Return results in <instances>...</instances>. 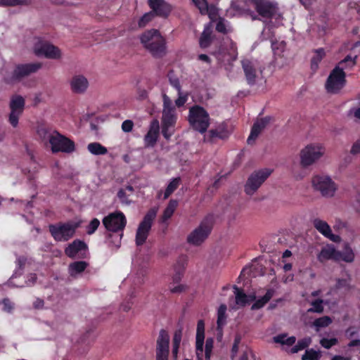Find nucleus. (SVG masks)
Masks as SVG:
<instances>
[{"label":"nucleus","instance_id":"473e14b6","mask_svg":"<svg viewBox=\"0 0 360 360\" xmlns=\"http://www.w3.org/2000/svg\"><path fill=\"white\" fill-rule=\"evenodd\" d=\"M274 293V290L273 289H269L266 292L265 295L255 301V302L252 305V310H257L262 308L266 303H268L271 297H273Z\"/></svg>","mask_w":360,"mask_h":360},{"label":"nucleus","instance_id":"a19ab883","mask_svg":"<svg viewBox=\"0 0 360 360\" xmlns=\"http://www.w3.org/2000/svg\"><path fill=\"white\" fill-rule=\"evenodd\" d=\"M323 300L322 299H316L311 302V307L307 310L309 313L321 314L323 311Z\"/></svg>","mask_w":360,"mask_h":360},{"label":"nucleus","instance_id":"b1692460","mask_svg":"<svg viewBox=\"0 0 360 360\" xmlns=\"http://www.w3.org/2000/svg\"><path fill=\"white\" fill-rule=\"evenodd\" d=\"M148 4L155 16L167 18L172 11L171 6L167 1H148Z\"/></svg>","mask_w":360,"mask_h":360},{"label":"nucleus","instance_id":"c9c22d12","mask_svg":"<svg viewBox=\"0 0 360 360\" xmlns=\"http://www.w3.org/2000/svg\"><path fill=\"white\" fill-rule=\"evenodd\" d=\"M209 134L211 139H225L229 136V132L224 124L219 125L216 129L210 130Z\"/></svg>","mask_w":360,"mask_h":360},{"label":"nucleus","instance_id":"ea45409f","mask_svg":"<svg viewBox=\"0 0 360 360\" xmlns=\"http://www.w3.org/2000/svg\"><path fill=\"white\" fill-rule=\"evenodd\" d=\"M357 56L352 57L347 55L344 59L340 60L337 66H340L344 71V69L352 68L356 64Z\"/></svg>","mask_w":360,"mask_h":360},{"label":"nucleus","instance_id":"c756f323","mask_svg":"<svg viewBox=\"0 0 360 360\" xmlns=\"http://www.w3.org/2000/svg\"><path fill=\"white\" fill-rule=\"evenodd\" d=\"M177 206L178 201L176 200L171 199L163 212V214L160 218V222L166 223L167 220H169L172 217Z\"/></svg>","mask_w":360,"mask_h":360},{"label":"nucleus","instance_id":"20e7f679","mask_svg":"<svg viewBox=\"0 0 360 360\" xmlns=\"http://www.w3.org/2000/svg\"><path fill=\"white\" fill-rule=\"evenodd\" d=\"M188 120L191 127L200 134L207 131L210 124L209 113L199 105H194L189 108Z\"/></svg>","mask_w":360,"mask_h":360},{"label":"nucleus","instance_id":"0eeeda50","mask_svg":"<svg viewBox=\"0 0 360 360\" xmlns=\"http://www.w3.org/2000/svg\"><path fill=\"white\" fill-rule=\"evenodd\" d=\"M347 82L346 74L340 66H335L330 72L325 87L330 94H338Z\"/></svg>","mask_w":360,"mask_h":360},{"label":"nucleus","instance_id":"69168bd1","mask_svg":"<svg viewBox=\"0 0 360 360\" xmlns=\"http://www.w3.org/2000/svg\"><path fill=\"white\" fill-rule=\"evenodd\" d=\"M349 285L348 282L346 279L339 278L337 281L336 287L337 288H345Z\"/></svg>","mask_w":360,"mask_h":360},{"label":"nucleus","instance_id":"bb28decb","mask_svg":"<svg viewBox=\"0 0 360 360\" xmlns=\"http://www.w3.org/2000/svg\"><path fill=\"white\" fill-rule=\"evenodd\" d=\"M89 263L84 261H75L69 264L68 271L70 277L76 278L88 267Z\"/></svg>","mask_w":360,"mask_h":360},{"label":"nucleus","instance_id":"6e6552de","mask_svg":"<svg viewBox=\"0 0 360 360\" xmlns=\"http://www.w3.org/2000/svg\"><path fill=\"white\" fill-rule=\"evenodd\" d=\"M272 173V169L264 168L252 172L245 184V192L253 195Z\"/></svg>","mask_w":360,"mask_h":360},{"label":"nucleus","instance_id":"4c0bfd02","mask_svg":"<svg viewBox=\"0 0 360 360\" xmlns=\"http://www.w3.org/2000/svg\"><path fill=\"white\" fill-rule=\"evenodd\" d=\"M311 343V338L306 337L297 341V344L291 348V353H297L299 351L303 350L308 347Z\"/></svg>","mask_w":360,"mask_h":360},{"label":"nucleus","instance_id":"6e6d98bb","mask_svg":"<svg viewBox=\"0 0 360 360\" xmlns=\"http://www.w3.org/2000/svg\"><path fill=\"white\" fill-rule=\"evenodd\" d=\"M27 259L25 256H18L16 259V264L18 265V270H23L27 263Z\"/></svg>","mask_w":360,"mask_h":360},{"label":"nucleus","instance_id":"79ce46f5","mask_svg":"<svg viewBox=\"0 0 360 360\" xmlns=\"http://www.w3.org/2000/svg\"><path fill=\"white\" fill-rule=\"evenodd\" d=\"M331 323V318L328 316H324L315 319L314 321L313 322V325L316 328V330L318 331L320 328L327 327Z\"/></svg>","mask_w":360,"mask_h":360},{"label":"nucleus","instance_id":"e433bc0d","mask_svg":"<svg viewBox=\"0 0 360 360\" xmlns=\"http://www.w3.org/2000/svg\"><path fill=\"white\" fill-rule=\"evenodd\" d=\"M314 52L315 55L311 60V68L313 70H316L318 68L319 63L326 55L325 51L323 48L316 49Z\"/></svg>","mask_w":360,"mask_h":360},{"label":"nucleus","instance_id":"cd10ccee","mask_svg":"<svg viewBox=\"0 0 360 360\" xmlns=\"http://www.w3.org/2000/svg\"><path fill=\"white\" fill-rule=\"evenodd\" d=\"M212 25L209 23L206 25L199 39V45L202 49L209 47L212 42Z\"/></svg>","mask_w":360,"mask_h":360},{"label":"nucleus","instance_id":"2eb2a0df","mask_svg":"<svg viewBox=\"0 0 360 360\" xmlns=\"http://www.w3.org/2000/svg\"><path fill=\"white\" fill-rule=\"evenodd\" d=\"M11 113L9 115V122L13 127L18 124L20 116L22 114L25 107V99L21 96H13L9 104Z\"/></svg>","mask_w":360,"mask_h":360},{"label":"nucleus","instance_id":"f257e3e1","mask_svg":"<svg viewBox=\"0 0 360 360\" xmlns=\"http://www.w3.org/2000/svg\"><path fill=\"white\" fill-rule=\"evenodd\" d=\"M37 134L44 145L50 144L53 153L58 152L64 153H72L75 148L72 141L59 134L57 131L40 126L37 129Z\"/></svg>","mask_w":360,"mask_h":360},{"label":"nucleus","instance_id":"8fccbe9b","mask_svg":"<svg viewBox=\"0 0 360 360\" xmlns=\"http://www.w3.org/2000/svg\"><path fill=\"white\" fill-rule=\"evenodd\" d=\"M168 77L171 86H172L177 91L178 94H180L181 91V86L179 78L172 76L171 74H169Z\"/></svg>","mask_w":360,"mask_h":360},{"label":"nucleus","instance_id":"f3484780","mask_svg":"<svg viewBox=\"0 0 360 360\" xmlns=\"http://www.w3.org/2000/svg\"><path fill=\"white\" fill-rule=\"evenodd\" d=\"M41 68V63H34L20 64L14 69L12 78L14 80L20 81L22 79L28 77L30 75L36 72Z\"/></svg>","mask_w":360,"mask_h":360},{"label":"nucleus","instance_id":"bf43d9fd","mask_svg":"<svg viewBox=\"0 0 360 360\" xmlns=\"http://www.w3.org/2000/svg\"><path fill=\"white\" fill-rule=\"evenodd\" d=\"M179 97L175 101V104L177 107H181L184 106V104L186 103L188 97L187 95H182L181 92L180 94H178Z\"/></svg>","mask_w":360,"mask_h":360},{"label":"nucleus","instance_id":"6ab92c4d","mask_svg":"<svg viewBox=\"0 0 360 360\" xmlns=\"http://www.w3.org/2000/svg\"><path fill=\"white\" fill-rule=\"evenodd\" d=\"M165 39L159 30L152 29L144 32L140 37L141 43L145 49L151 46L153 44H158Z\"/></svg>","mask_w":360,"mask_h":360},{"label":"nucleus","instance_id":"ddd939ff","mask_svg":"<svg viewBox=\"0 0 360 360\" xmlns=\"http://www.w3.org/2000/svg\"><path fill=\"white\" fill-rule=\"evenodd\" d=\"M177 121L176 110H166L162 111L161 133L166 140H169L174 133V127Z\"/></svg>","mask_w":360,"mask_h":360},{"label":"nucleus","instance_id":"864d4df0","mask_svg":"<svg viewBox=\"0 0 360 360\" xmlns=\"http://www.w3.org/2000/svg\"><path fill=\"white\" fill-rule=\"evenodd\" d=\"M134 122L130 120H124L122 124V129L124 132H130L132 131Z\"/></svg>","mask_w":360,"mask_h":360},{"label":"nucleus","instance_id":"f8f14e48","mask_svg":"<svg viewBox=\"0 0 360 360\" xmlns=\"http://www.w3.org/2000/svg\"><path fill=\"white\" fill-rule=\"evenodd\" d=\"M103 224L110 232H123L127 224V219L123 212L116 211L105 217Z\"/></svg>","mask_w":360,"mask_h":360},{"label":"nucleus","instance_id":"aec40b11","mask_svg":"<svg viewBox=\"0 0 360 360\" xmlns=\"http://www.w3.org/2000/svg\"><path fill=\"white\" fill-rule=\"evenodd\" d=\"M313 225L319 233L330 240L333 242L340 241V237L332 233L330 226L326 221L317 218L313 220Z\"/></svg>","mask_w":360,"mask_h":360},{"label":"nucleus","instance_id":"f704fd0d","mask_svg":"<svg viewBox=\"0 0 360 360\" xmlns=\"http://www.w3.org/2000/svg\"><path fill=\"white\" fill-rule=\"evenodd\" d=\"M123 236V232H111L109 233L107 238V243L111 248L116 249L121 245V240Z\"/></svg>","mask_w":360,"mask_h":360},{"label":"nucleus","instance_id":"4468645a","mask_svg":"<svg viewBox=\"0 0 360 360\" xmlns=\"http://www.w3.org/2000/svg\"><path fill=\"white\" fill-rule=\"evenodd\" d=\"M89 250L88 245L83 240L75 239L68 244L64 250L65 255L71 259H84Z\"/></svg>","mask_w":360,"mask_h":360},{"label":"nucleus","instance_id":"a211bd4d","mask_svg":"<svg viewBox=\"0 0 360 360\" xmlns=\"http://www.w3.org/2000/svg\"><path fill=\"white\" fill-rule=\"evenodd\" d=\"M205 342V322L198 321L195 336V354L197 360H203V346Z\"/></svg>","mask_w":360,"mask_h":360},{"label":"nucleus","instance_id":"7c9ffc66","mask_svg":"<svg viewBox=\"0 0 360 360\" xmlns=\"http://www.w3.org/2000/svg\"><path fill=\"white\" fill-rule=\"evenodd\" d=\"M226 305L222 304L219 306L217 311V329L218 331L221 333L222 332L224 326L226 323Z\"/></svg>","mask_w":360,"mask_h":360},{"label":"nucleus","instance_id":"58836bf2","mask_svg":"<svg viewBox=\"0 0 360 360\" xmlns=\"http://www.w3.org/2000/svg\"><path fill=\"white\" fill-rule=\"evenodd\" d=\"M181 183V178L176 177L172 179V181L167 185L165 193H164V199L168 198L172 193L179 187Z\"/></svg>","mask_w":360,"mask_h":360},{"label":"nucleus","instance_id":"2f4dec72","mask_svg":"<svg viewBox=\"0 0 360 360\" xmlns=\"http://www.w3.org/2000/svg\"><path fill=\"white\" fill-rule=\"evenodd\" d=\"M186 264V262L184 259H179L174 265V274L172 276V280L174 283H179L181 280L184 274Z\"/></svg>","mask_w":360,"mask_h":360},{"label":"nucleus","instance_id":"09e8293b","mask_svg":"<svg viewBox=\"0 0 360 360\" xmlns=\"http://www.w3.org/2000/svg\"><path fill=\"white\" fill-rule=\"evenodd\" d=\"M338 343V340L336 338H322L320 340V345L324 347L325 349H329L333 346L336 345Z\"/></svg>","mask_w":360,"mask_h":360},{"label":"nucleus","instance_id":"4be33fe9","mask_svg":"<svg viewBox=\"0 0 360 360\" xmlns=\"http://www.w3.org/2000/svg\"><path fill=\"white\" fill-rule=\"evenodd\" d=\"M340 255V251L337 250L333 245H327L322 248L317 256V259L321 263L330 259L338 262V257Z\"/></svg>","mask_w":360,"mask_h":360},{"label":"nucleus","instance_id":"a18cd8bd","mask_svg":"<svg viewBox=\"0 0 360 360\" xmlns=\"http://www.w3.org/2000/svg\"><path fill=\"white\" fill-rule=\"evenodd\" d=\"M154 17L155 15L152 11L145 13L138 21L139 27L141 28L145 27L154 18Z\"/></svg>","mask_w":360,"mask_h":360},{"label":"nucleus","instance_id":"052dcab7","mask_svg":"<svg viewBox=\"0 0 360 360\" xmlns=\"http://www.w3.org/2000/svg\"><path fill=\"white\" fill-rule=\"evenodd\" d=\"M181 330L175 331L173 337V345L180 346V343L181 341Z\"/></svg>","mask_w":360,"mask_h":360},{"label":"nucleus","instance_id":"c03bdc74","mask_svg":"<svg viewBox=\"0 0 360 360\" xmlns=\"http://www.w3.org/2000/svg\"><path fill=\"white\" fill-rule=\"evenodd\" d=\"M321 355L320 352L314 349H307L302 356V360H319Z\"/></svg>","mask_w":360,"mask_h":360},{"label":"nucleus","instance_id":"39448f33","mask_svg":"<svg viewBox=\"0 0 360 360\" xmlns=\"http://www.w3.org/2000/svg\"><path fill=\"white\" fill-rule=\"evenodd\" d=\"M80 222L69 221L65 223L59 222L50 224L49 230L56 241H68L72 238L79 227Z\"/></svg>","mask_w":360,"mask_h":360},{"label":"nucleus","instance_id":"5fc2aeb1","mask_svg":"<svg viewBox=\"0 0 360 360\" xmlns=\"http://www.w3.org/2000/svg\"><path fill=\"white\" fill-rule=\"evenodd\" d=\"M148 131L159 136L160 125L157 120H154L151 122Z\"/></svg>","mask_w":360,"mask_h":360},{"label":"nucleus","instance_id":"774afa93","mask_svg":"<svg viewBox=\"0 0 360 360\" xmlns=\"http://www.w3.org/2000/svg\"><path fill=\"white\" fill-rule=\"evenodd\" d=\"M240 338L236 337L234 340V342L231 349V352L233 354H236L238 350V345L240 343Z\"/></svg>","mask_w":360,"mask_h":360},{"label":"nucleus","instance_id":"dca6fc26","mask_svg":"<svg viewBox=\"0 0 360 360\" xmlns=\"http://www.w3.org/2000/svg\"><path fill=\"white\" fill-rule=\"evenodd\" d=\"M37 56H44L50 59H59L61 58V51L56 46L46 41L39 42L34 48Z\"/></svg>","mask_w":360,"mask_h":360},{"label":"nucleus","instance_id":"603ef678","mask_svg":"<svg viewBox=\"0 0 360 360\" xmlns=\"http://www.w3.org/2000/svg\"><path fill=\"white\" fill-rule=\"evenodd\" d=\"M117 197L122 204L129 205L131 201L128 199V195L124 188H120L117 192Z\"/></svg>","mask_w":360,"mask_h":360},{"label":"nucleus","instance_id":"de8ad7c7","mask_svg":"<svg viewBox=\"0 0 360 360\" xmlns=\"http://www.w3.org/2000/svg\"><path fill=\"white\" fill-rule=\"evenodd\" d=\"M158 135L148 131L144 137L145 146L146 147H153L158 141Z\"/></svg>","mask_w":360,"mask_h":360},{"label":"nucleus","instance_id":"4d7b16f0","mask_svg":"<svg viewBox=\"0 0 360 360\" xmlns=\"http://www.w3.org/2000/svg\"><path fill=\"white\" fill-rule=\"evenodd\" d=\"M27 1H0V6L13 7L25 4Z\"/></svg>","mask_w":360,"mask_h":360},{"label":"nucleus","instance_id":"49530a36","mask_svg":"<svg viewBox=\"0 0 360 360\" xmlns=\"http://www.w3.org/2000/svg\"><path fill=\"white\" fill-rule=\"evenodd\" d=\"M107 148L102 146L100 143H91V154L96 155H105L107 153Z\"/></svg>","mask_w":360,"mask_h":360},{"label":"nucleus","instance_id":"3c124183","mask_svg":"<svg viewBox=\"0 0 360 360\" xmlns=\"http://www.w3.org/2000/svg\"><path fill=\"white\" fill-rule=\"evenodd\" d=\"M166 110H176L175 107L173 105L172 100L167 96L166 94L163 95V110L162 111H165Z\"/></svg>","mask_w":360,"mask_h":360},{"label":"nucleus","instance_id":"680f3d73","mask_svg":"<svg viewBox=\"0 0 360 360\" xmlns=\"http://www.w3.org/2000/svg\"><path fill=\"white\" fill-rule=\"evenodd\" d=\"M350 153L352 155L360 153V139L356 140L352 145Z\"/></svg>","mask_w":360,"mask_h":360},{"label":"nucleus","instance_id":"423d86ee","mask_svg":"<svg viewBox=\"0 0 360 360\" xmlns=\"http://www.w3.org/2000/svg\"><path fill=\"white\" fill-rule=\"evenodd\" d=\"M158 208L157 207H151L146 212L140 222L136 233V244L141 246L146 241L152 227L153 221L155 220Z\"/></svg>","mask_w":360,"mask_h":360},{"label":"nucleus","instance_id":"72a5a7b5","mask_svg":"<svg viewBox=\"0 0 360 360\" xmlns=\"http://www.w3.org/2000/svg\"><path fill=\"white\" fill-rule=\"evenodd\" d=\"M234 294L236 297V303L240 307H245L249 303V297L242 288H238L236 285L233 286Z\"/></svg>","mask_w":360,"mask_h":360},{"label":"nucleus","instance_id":"338daca9","mask_svg":"<svg viewBox=\"0 0 360 360\" xmlns=\"http://www.w3.org/2000/svg\"><path fill=\"white\" fill-rule=\"evenodd\" d=\"M213 345H214V340L212 338H209L205 341V350H210L212 351L213 349Z\"/></svg>","mask_w":360,"mask_h":360},{"label":"nucleus","instance_id":"0e129e2a","mask_svg":"<svg viewBox=\"0 0 360 360\" xmlns=\"http://www.w3.org/2000/svg\"><path fill=\"white\" fill-rule=\"evenodd\" d=\"M286 335L281 334L274 337V342L276 343H279L281 345L284 344V340H285Z\"/></svg>","mask_w":360,"mask_h":360},{"label":"nucleus","instance_id":"9d476101","mask_svg":"<svg viewBox=\"0 0 360 360\" xmlns=\"http://www.w3.org/2000/svg\"><path fill=\"white\" fill-rule=\"evenodd\" d=\"M324 153V148L319 144H309L301 150L300 164L303 167L314 164Z\"/></svg>","mask_w":360,"mask_h":360},{"label":"nucleus","instance_id":"13d9d810","mask_svg":"<svg viewBox=\"0 0 360 360\" xmlns=\"http://www.w3.org/2000/svg\"><path fill=\"white\" fill-rule=\"evenodd\" d=\"M2 304L4 305L3 309L6 312H11L13 309V304L8 298H4L2 300Z\"/></svg>","mask_w":360,"mask_h":360},{"label":"nucleus","instance_id":"37998d69","mask_svg":"<svg viewBox=\"0 0 360 360\" xmlns=\"http://www.w3.org/2000/svg\"><path fill=\"white\" fill-rule=\"evenodd\" d=\"M354 259V254L349 248H346L344 252H340V255L338 257V262L344 261L346 262H352Z\"/></svg>","mask_w":360,"mask_h":360},{"label":"nucleus","instance_id":"393cba45","mask_svg":"<svg viewBox=\"0 0 360 360\" xmlns=\"http://www.w3.org/2000/svg\"><path fill=\"white\" fill-rule=\"evenodd\" d=\"M169 336L167 332L162 329L157 340L156 354L169 355Z\"/></svg>","mask_w":360,"mask_h":360},{"label":"nucleus","instance_id":"412c9836","mask_svg":"<svg viewBox=\"0 0 360 360\" xmlns=\"http://www.w3.org/2000/svg\"><path fill=\"white\" fill-rule=\"evenodd\" d=\"M241 64L248 84L250 86L254 85L257 77V70L254 63L248 59H244Z\"/></svg>","mask_w":360,"mask_h":360},{"label":"nucleus","instance_id":"e2e57ef3","mask_svg":"<svg viewBox=\"0 0 360 360\" xmlns=\"http://www.w3.org/2000/svg\"><path fill=\"white\" fill-rule=\"evenodd\" d=\"M186 285L180 284V285H178L174 287L170 290H171V292H172V293H180V292L184 291L186 290Z\"/></svg>","mask_w":360,"mask_h":360},{"label":"nucleus","instance_id":"9b49d317","mask_svg":"<svg viewBox=\"0 0 360 360\" xmlns=\"http://www.w3.org/2000/svg\"><path fill=\"white\" fill-rule=\"evenodd\" d=\"M312 185L324 197H333L337 190L335 182L327 176H314L312 178Z\"/></svg>","mask_w":360,"mask_h":360},{"label":"nucleus","instance_id":"1a4fd4ad","mask_svg":"<svg viewBox=\"0 0 360 360\" xmlns=\"http://www.w3.org/2000/svg\"><path fill=\"white\" fill-rule=\"evenodd\" d=\"M258 15L264 19L280 20L282 14L276 1H251Z\"/></svg>","mask_w":360,"mask_h":360},{"label":"nucleus","instance_id":"a878e982","mask_svg":"<svg viewBox=\"0 0 360 360\" xmlns=\"http://www.w3.org/2000/svg\"><path fill=\"white\" fill-rule=\"evenodd\" d=\"M70 87L75 94H83L88 88V79L82 75H75L70 80Z\"/></svg>","mask_w":360,"mask_h":360},{"label":"nucleus","instance_id":"7ed1b4c3","mask_svg":"<svg viewBox=\"0 0 360 360\" xmlns=\"http://www.w3.org/2000/svg\"><path fill=\"white\" fill-rule=\"evenodd\" d=\"M193 3L202 15H208L211 20L210 23L212 25V22H216L215 30L217 32L223 34L229 32L227 21L223 18L218 17V8L214 4H210L209 1H193Z\"/></svg>","mask_w":360,"mask_h":360},{"label":"nucleus","instance_id":"5701e85b","mask_svg":"<svg viewBox=\"0 0 360 360\" xmlns=\"http://www.w3.org/2000/svg\"><path fill=\"white\" fill-rule=\"evenodd\" d=\"M271 120L270 117H265L257 121L252 127L250 134L248 138V144L254 143L261 131L266 127Z\"/></svg>","mask_w":360,"mask_h":360},{"label":"nucleus","instance_id":"f03ea898","mask_svg":"<svg viewBox=\"0 0 360 360\" xmlns=\"http://www.w3.org/2000/svg\"><path fill=\"white\" fill-rule=\"evenodd\" d=\"M215 217L212 213L207 214L200 225L187 236V242L195 246L200 245L211 233Z\"/></svg>","mask_w":360,"mask_h":360},{"label":"nucleus","instance_id":"c85d7f7f","mask_svg":"<svg viewBox=\"0 0 360 360\" xmlns=\"http://www.w3.org/2000/svg\"><path fill=\"white\" fill-rule=\"evenodd\" d=\"M146 49L152 55L153 57L155 58H161L167 53L166 40L163 39V41L158 42V44H153L151 46H148Z\"/></svg>","mask_w":360,"mask_h":360}]
</instances>
